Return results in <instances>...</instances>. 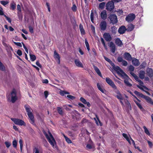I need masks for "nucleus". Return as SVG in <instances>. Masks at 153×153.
I'll return each mask as SVG.
<instances>
[{"label":"nucleus","mask_w":153,"mask_h":153,"mask_svg":"<svg viewBox=\"0 0 153 153\" xmlns=\"http://www.w3.org/2000/svg\"><path fill=\"white\" fill-rule=\"evenodd\" d=\"M123 136L126 139V140L128 142L131 144L130 140V138H129L127 135L126 134L123 133L122 134Z\"/></svg>","instance_id":"nucleus-28"},{"label":"nucleus","mask_w":153,"mask_h":153,"mask_svg":"<svg viewBox=\"0 0 153 153\" xmlns=\"http://www.w3.org/2000/svg\"><path fill=\"white\" fill-rule=\"evenodd\" d=\"M115 69L119 75L124 77L125 79L124 82L126 85L128 86L131 87L132 86V84L131 83V80L128 77L127 75L118 66L115 67Z\"/></svg>","instance_id":"nucleus-1"},{"label":"nucleus","mask_w":153,"mask_h":153,"mask_svg":"<svg viewBox=\"0 0 153 153\" xmlns=\"http://www.w3.org/2000/svg\"><path fill=\"white\" fill-rule=\"evenodd\" d=\"M109 46L111 48V52L114 53L116 50L114 44L112 42H111L109 43Z\"/></svg>","instance_id":"nucleus-12"},{"label":"nucleus","mask_w":153,"mask_h":153,"mask_svg":"<svg viewBox=\"0 0 153 153\" xmlns=\"http://www.w3.org/2000/svg\"><path fill=\"white\" fill-rule=\"evenodd\" d=\"M44 95L45 97V98H46L48 96V92L47 91H45L44 92Z\"/></svg>","instance_id":"nucleus-62"},{"label":"nucleus","mask_w":153,"mask_h":153,"mask_svg":"<svg viewBox=\"0 0 153 153\" xmlns=\"http://www.w3.org/2000/svg\"><path fill=\"white\" fill-rule=\"evenodd\" d=\"M81 101L85 104L87 103V102L86 100L83 98L81 97L80 99Z\"/></svg>","instance_id":"nucleus-52"},{"label":"nucleus","mask_w":153,"mask_h":153,"mask_svg":"<svg viewBox=\"0 0 153 153\" xmlns=\"http://www.w3.org/2000/svg\"><path fill=\"white\" fill-rule=\"evenodd\" d=\"M93 68L97 74L101 77H102V75L101 74V73L99 68L95 66H94Z\"/></svg>","instance_id":"nucleus-23"},{"label":"nucleus","mask_w":153,"mask_h":153,"mask_svg":"<svg viewBox=\"0 0 153 153\" xmlns=\"http://www.w3.org/2000/svg\"><path fill=\"white\" fill-rule=\"evenodd\" d=\"M123 65L124 66H126L128 65L127 62L125 60H123L122 62Z\"/></svg>","instance_id":"nucleus-55"},{"label":"nucleus","mask_w":153,"mask_h":153,"mask_svg":"<svg viewBox=\"0 0 153 153\" xmlns=\"http://www.w3.org/2000/svg\"><path fill=\"white\" fill-rule=\"evenodd\" d=\"M10 7L12 10H14L15 8V4L14 2L10 4Z\"/></svg>","instance_id":"nucleus-44"},{"label":"nucleus","mask_w":153,"mask_h":153,"mask_svg":"<svg viewBox=\"0 0 153 153\" xmlns=\"http://www.w3.org/2000/svg\"><path fill=\"white\" fill-rule=\"evenodd\" d=\"M132 62L133 64L135 66H138L139 64V60L136 59H134L132 60Z\"/></svg>","instance_id":"nucleus-22"},{"label":"nucleus","mask_w":153,"mask_h":153,"mask_svg":"<svg viewBox=\"0 0 153 153\" xmlns=\"http://www.w3.org/2000/svg\"><path fill=\"white\" fill-rule=\"evenodd\" d=\"M17 10L19 12L21 11V7L20 5L19 4H18L17 6Z\"/></svg>","instance_id":"nucleus-64"},{"label":"nucleus","mask_w":153,"mask_h":153,"mask_svg":"<svg viewBox=\"0 0 153 153\" xmlns=\"http://www.w3.org/2000/svg\"><path fill=\"white\" fill-rule=\"evenodd\" d=\"M134 101L135 102L137 105L139 107V108L142 111H143V108L141 106L139 102L136 101L134 100Z\"/></svg>","instance_id":"nucleus-31"},{"label":"nucleus","mask_w":153,"mask_h":153,"mask_svg":"<svg viewBox=\"0 0 153 153\" xmlns=\"http://www.w3.org/2000/svg\"><path fill=\"white\" fill-rule=\"evenodd\" d=\"M127 30L128 31H131L134 28V26L132 24H130L128 25Z\"/></svg>","instance_id":"nucleus-35"},{"label":"nucleus","mask_w":153,"mask_h":153,"mask_svg":"<svg viewBox=\"0 0 153 153\" xmlns=\"http://www.w3.org/2000/svg\"><path fill=\"white\" fill-rule=\"evenodd\" d=\"M147 143L150 148H152L153 146V144L151 141L147 140Z\"/></svg>","instance_id":"nucleus-41"},{"label":"nucleus","mask_w":153,"mask_h":153,"mask_svg":"<svg viewBox=\"0 0 153 153\" xmlns=\"http://www.w3.org/2000/svg\"><path fill=\"white\" fill-rule=\"evenodd\" d=\"M29 30L30 32L31 33H33V29L32 27L31 26H30L29 27Z\"/></svg>","instance_id":"nucleus-57"},{"label":"nucleus","mask_w":153,"mask_h":153,"mask_svg":"<svg viewBox=\"0 0 153 153\" xmlns=\"http://www.w3.org/2000/svg\"><path fill=\"white\" fill-rule=\"evenodd\" d=\"M12 144L13 147L15 148H16L17 145V142L16 141V140H14L13 141L12 143Z\"/></svg>","instance_id":"nucleus-42"},{"label":"nucleus","mask_w":153,"mask_h":153,"mask_svg":"<svg viewBox=\"0 0 153 153\" xmlns=\"http://www.w3.org/2000/svg\"><path fill=\"white\" fill-rule=\"evenodd\" d=\"M19 143L20 144V149L22 150L23 147V141L22 139H20L19 140Z\"/></svg>","instance_id":"nucleus-46"},{"label":"nucleus","mask_w":153,"mask_h":153,"mask_svg":"<svg viewBox=\"0 0 153 153\" xmlns=\"http://www.w3.org/2000/svg\"><path fill=\"white\" fill-rule=\"evenodd\" d=\"M103 37L107 42L110 41L112 39L111 35L109 33H105L103 35Z\"/></svg>","instance_id":"nucleus-9"},{"label":"nucleus","mask_w":153,"mask_h":153,"mask_svg":"<svg viewBox=\"0 0 153 153\" xmlns=\"http://www.w3.org/2000/svg\"><path fill=\"white\" fill-rule=\"evenodd\" d=\"M59 94L61 96H63L65 94H69V93L65 91L60 90L59 92Z\"/></svg>","instance_id":"nucleus-30"},{"label":"nucleus","mask_w":153,"mask_h":153,"mask_svg":"<svg viewBox=\"0 0 153 153\" xmlns=\"http://www.w3.org/2000/svg\"><path fill=\"white\" fill-rule=\"evenodd\" d=\"M67 97L70 99L73 100L75 98V97L71 95H68Z\"/></svg>","instance_id":"nucleus-49"},{"label":"nucleus","mask_w":153,"mask_h":153,"mask_svg":"<svg viewBox=\"0 0 153 153\" xmlns=\"http://www.w3.org/2000/svg\"><path fill=\"white\" fill-rule=\"evenodd\" d=\"M107 13L105 10L102 11L100 13L101 18L103 19H105L107 18Z\"/></svg>","instance_id":"nucleus-15"},{"label":"nucleus","mask_w":153,"mask_h":153,"mask_svg":"<svg viewBox=\"0 0 153 153\" xmlns=\"http://www.w3.org/2000/svg\"><path fill=\"white\" fill-rule=\"evenodd\" d=\"M7 97L12 102H14L17 99L16 90L15 89L13 90L10 94L7 95Z\"/></svg>","instance_id":"nucleus-3"},{"label":"nucleus","mask_w":153,"mask_h":153,"mask_svg":"<svg viewBox=\"0 0 153 153\" xmlns=\"http://www.w3.org/2000/svg\"><path fill=\"white\" fill-rule=\"evenodd\" d=\"M14 43L16 45H17L18 46L21 47L22 46V44L20 42H14Z\"/></svg>","instance_id":"nucleus-61"},{"label":"nucleus","mask_w":153,"mask_h":153,"mask_svg":"<svg viewBox=\"0 0 153 153\" xmlns=\"http://www.w3.org/2000/svg\"><path fill=\"white\" fill-rule=\"evenodd\" d=\"M91 54L94 56H96L97 55L96 50L94 48H93L92 49Z\"/></svg>","instance_id":"nucleus-45"},{"label":"nucleus","mask_w":153,"mask_h":153,"mask_svg":"<svg viewBox=\"0 0 153 153\" xmlns=\"http://www.w3.org/2000/svg\"><path fill=\"white\" fill-rule=\"evenodd\" d=\"M57 110L58 113L60 115H62L63 114V112L62 111V108L60 107H57Z\"/></svg>","instance_id":"nucleus-29"},{"label":"nucleus","mask_w":153,"mask_h":153,"mask_svg":"<svg viewBox=\"0 0 153 153\" xmlns=\"http://www.w3.org/2000/svg\"><path fill=\"white\" fill-rule=\"evenodd\" d=\"M76 7L75 4H74L71 8L72 10L74 12H75L76 11Z\"/></svg>","instance_id":"nucleus-47"},{"label":"nucleus","mask_w":153,"mask_h":153,"mask_svg":"<svg viewBox=\"0 0 153 153\" xmlns=\"http://www.w3.org/2000/svg\"><path fill=\"white\" fill-rule=\"evenodd\" d=\"M115 43L118 46L121 47L123 44L122 41L118 38L117 39L115 40Z\"/></svg>","instance_id":"nucleus-20"},{"label":"nucleus","mask_w":153,"mask_h":153,"mask_svg":"<svg viewBox=\"0 0 153 153\" xmlns=\"http://www.w3.org/2000/svg\"><path fill=\"white\" fill-rule=\"evenodd\" d=\"M109 18L110 21V22L113 24H115L117 22V17L115 14L110 15Z\"/></svg>","instance_id":"nucleus-5"},{"label":"nucleus","mask_w":153,"mask_h":153,"mask_svg":"<svg viewBox=\"0 0 153 153\" xmlns=\"http://www.w3.org/2000/svg\"><path fill=\"white\" fill-rule=\"evenodd\" d=\"M112 33L113 34H115L116 33L117 28L115 26L112 27L111 28Z\"/></svg>","instance_id":"nucleus-36"},{"label":"nucleus","mask_w":153,"mask_h":153,"mask_svg":"<svg viewBox=\"0 0 153 153\" xmlns=\"http://www.w3.org/2000/svg\"><path fill=\"white\" fill-rule=\"evenodd\" d=\"M101 42L102 43V44L104 47L106 48V46L105 45V42H104V39L102 38L101 37Z\"/></svg>","instance_id":"nucleus-50"},{"label":"nucleus","mask_w":153,"mask_h":153,"mask_svg":"<svg viewBox=\"0 0 153 153\" xmlns=\"http://www.w3.org/2000/svg\"><path fill=\"white\" fill-rule=\"evenodd\" d=\"M4 143L7 148H9L11 145V143L9 142H6Z\"/></svg>","instance_id":"nucleus-54"},{"label":"nucleus","mask_w":153,"mask_h":153,"mask_svg":"<svg viewBox=\"0 0 153 153\" xmlns=\"http://www.w3.org/2000/svg\"><path fill=\"white\" fill-rule=\"evenodd\" d=\"M104 58H105V59L106 61H107V62H109L110 63H112V61L109 59L108 58H107V57H106L105 56H104Z\"/></svg>","instance_id":"nucleus-59"},{"label":"nucleus","mask_w":153,"mask_h":153,"mask_svg":"<svg viewBox=\"0 0 153 153\" xmlns=\"http://www.w3.org/2000/svg\"><path fill=\"white\" fill-rule=\"evenodd\" d=\"M123 60V58L120 57H119L117 58V61L119 62H122Z\"/></svg>","instance_id":"nucleus-56"},{"label":"nucleus","mask_w":153,"mask_h":153,"mask_svg":"<svg viewBox=\"0 0 153 153\" xmlns=\"http://www.w3.org/2000/svg\"><path fill=\"white\" fill-rule=\"evenodd\" d=\"M134 93L137 96H138L140 97H144V95L142 93L138 92L137 91H135L134 92Z\"/></svg>","instance_id":"nucleus-34"},{"label":"nucleus","mask_w":153,"mask_h":153,"mask_svg":"<svg viewBox=\"0 0 153 153\" xmlns=\"http://www.w3.org/2000/svg\"><path fill=\"white\" fill-rule=\"evenodd\" d=\"M143 98L146 99V101L149 103L152 100L148 96H144V97H143Z\"/></svg>","instance_id":"nucleus-39"},{"label":"nucleus","mask_w":153,"mask_h":153,"mask_svg":"<svg viewBox=\"0 0 153 153\" xmlns=\"http://www.w3.org/2000/svg\"><path fill=\"white\" fill-rule=\"evenodd\" d=\"M135 16L134 14L131 13L128 14L126 18V20L128 22H130L133 21L135 18Z\"/></svg>","instance_id":"nucleus-7"},{"label":"nucleus","mask_w":153,"mask_h":153,"mask_svg":"<svg viewBox=\"0 0 153 153\" xmlns=\"http://www.w3.org/2000/svg\"><path fill=\"white\" fill-rule=\"evenodd\" d=\"M17 54L19 56L22 55V53L21 51L20 50H18L17 51Z\"/></svg>","instance_id":"nucleus-60"},{"label":"nucleus","mask_w":153,"mask_h":153,"mask_svg":"<svg viewBox=\"0 0 153 153\" xmlns=\"http://www.w3.org/2000/svg\"><path fill=\"white\" fill-rule=\"evenodd\" d=\"M4 16L6 18L7 20L8 21V22H9L11 23V20L10 19V18L7 17L6 15H4Z\"/></svg>","instance_id":"nucleus-58"},{"label":"nucleus","mask_w":153,"mask_h":153,"mask_svg":"<svg viewBox=\"0 0 153 153\" xmlns=\"http://www.w3.org/2000/svg\"><path fill=\"white\" fill-rule=\"evenodd\" d=\"M97 86L98 88L100 91H101L103 93L105 94L106 92V91L104 89L102 86L100 85L99 83H98L97 84Z\"/></svg>","instance_id":"nucleus-17"},{"label":"nucleus","mask_w":153,"mask_h":153,"mask_svg":"<svg viewBox=\"0 0 153 153\" xmlns=\"http://www.w3.org/2000/svg\"><path fill=\"white\" fill-rule=\"evenodd\" d=\"M145 73L143 71H141L139 73V77L141 79H143L145 77Z\"/></svg>","instance_id":"nucleus-21"},{"label":"nucleus","mask_w":153,"mask_h":153,"mask_svg":"<svg viewBox=\"0 0 153 153\" xmlns=\"http://www.w3.org/2000/svg\"><path fill=\"white\" fill-rule=\"evenodd\" d=\"M44 133L46 136L49 142L53 147H54L56 144V141L50 132L48 131V134L45 132H44Z\"/></svg>","instance_id":"nucleus-2"},{"label":"nucleus","mask_w":153,"mask_h":153,"mask_svg":"<svg viewBox=\"0 0 153 153\" xmlns=\"http://www.w3.org/2000/svg\"><path fill=\"white\" fill-rule=\"evenodd\" d=\"M74 63L76 66L81 68H83V65L82 63L79 59H76L74 60Z\"/></svg>","instance_id":"nucleus-11"},{"label":"nucleus","mask_w":153,"mask_h":153,"mask_svg":"<svg viewBox=\"0 0 153 153\" xmlns=\"http://www.w3.org/2000/svg\"><path fill=\"white\" fill-rule=\"evenodd\" d=\"M124 57L125 59L129 61L131 60L132 59L131 55L128 53H124Z\"/></svg>","instance_id":"nucleus-13"},{"label":"nucleus","mask_w":153,"mask_h":153,"mask_svg":"<svg viewBox=\"0 0 153 153\" xmlns=\"http://www.w3.org/2000/svg\"><path fill=\"white\" fill-rule=\"evenodd\" d=\"M138 82H139L140 85L141 86H142V87L140 86L139 85L137 86V87L139 88H140V89H141V90H144L143 88L145 90H148V89L147 87H146L145 86H142V85L143 84V83L142 81H141V80H140Z\"/></svg>","instance_id":"nucleus-19"},{"label":"nucleus","mask_w":153,"mask_h":153,"mask_svg":"<svg viewBox=\"0 0 153 153\" xmlns=\"http://www.w3.org/2000/svg\"><path fill=\"white\" fill-rule=\"evenodd\" d=\"M11 120L16 125L19 126H25V125L24 122L20 119L15 118H11Z\"/></svg>","instance_id":"nucleus-4"},{"label":"nucleus","mask_w":153,"mask_h":153,"mask_svg":"<svg viewBox=\"0 0 153 153\" xmlns=\"http://www.w3.org/2000/svg\"><path fill=\"white\" fill-rule=\"evenodd\" d=\"M143 128L144 129V131L145 133L148 135L149 136L150 135V134L149 132L147 129V128H146V127L144 126H143Z\"/></svg>","instance_id":"nucleus-37"},{"label":"nucleus","mask_w":153,"mask_h":153,"mask_svg":"<svg viewBox=\"0 0 153 153\" xmlns=\"http://www.w3.org/2000/svg\"><path fill=\"white\" fill-rule=\"evenodd\" d=\"M96 118H94V119L95 120L96 124L97 125H99V124H100V125L101 126L102 125H101L100 121L97 116L96 115Z\"/></svg>","instance_id":"nucleus-26"},{"label":"nucleus","mask_w":153,"mask_h":153,"mask_svg":"<svg viewBox=\"0 0 153 153\" xmlns=\"http://www.w3.org/2000/svg\"><path fill=\"white\" fill-rule=\"evenodd\" d=\"M25 109L26 111L27 112V113H30L31 112L30 111L31 109L30 108H29L27 107H26Z\"/></svg>","instance_id":"nucleus-53"},{"label":"nucleus","mask_w":153,"mask_h":153,"mask_svg":"<svg viewBox=\"0 0 153 153\" xmlns=\"http://www.w3.org/2000/svg\"><path fill=\"white\" fill-rule=\"evenodd\" d=\"M116 97L119 100H120V102L122 105H123V103L122 101V100H123V97L122 96L121 94H119L118 95H117L116 96Z\"/></svg>","instance_id":"nucleus-27"},{"label":"nucleus","mask_w":153,"mask_h":153,"mask_svg":"<svg viewBox=\"0 0 153 153\" xmlns=\"http://www.w3.org/2000/svg\"><path fill=\"white\" fill-rule=\"evenodd\" d=\"M30 56L31 61H33L36 60V58L35 55L31 54L30 53Z\"/></svg>","instance_id":"nucleus-33"},{"label":"nucleus","mask_w":153,"mask_h":153,"mask_svg":"<svg viewBox=\"0 0 153 153\" xmlns=\"http://www.w3.org/2000/svg\"><path fill=\"white\" fill-rule=\"evenodd\" d=\"M48 82V80L47 79H45L42 80V82L43 83L47 84Z\"/></svg>","instance_id":"nucleus-63"},{"label":"nucleus","mask_w":153,"mask_h":153,"mask_svg":"<svg viewBox=\"0 0 153 153\" xmlns=\"http://www.w3.org/2000/svg\"><path fill=\"white\" fill-rule=\"evenodd\" d=\"M107 23L105 21H102L100 24V27L101 30H105L106 28Z\"/></svg>","instance_id":"nucleus-10"},{"label":"nucleus","mask_w":153,"mask_h":153,"mask_svg":"<svg viewBox=\"0 0 153 153\" xmlns=\"http://www.w3.org/2000/svg\"><path fill=\"white\" fill-rule=\"evenodd\" d=\"M85 42L88 51H90L89 45L87 39H86L85 40Z\"/></svg>","instance_id":"nucleus-38"},{"label":"nucleus","mask_w":153,"mask_h":153,"mask_svg":"<svg viewBox=\"0 0 153 153\" xmlns=\"http://www.w3.org/2000/svg\"><path fill=\"white\" fill-rule=\"evenodd\" d=\"M134 68L132 65H130L128 67L129 70L131 72H132L134 70Z\"/></svg>","instance_id":"nucleus-48"},{"label":"nucleus","mask_w":153,"mask_h":153,"mask_svg":"<svg viewBox=\"0 0 153 153\" xmlns=\"http://www.w3.org/2000/svg\"><path fill=\"white\" fill-rule=\"evenodd\" d=\"M114 8V2L112 1H109L106 5V9L107 10L111 11Z\"/></svg>","instance_id":"nucleus-6"},{"label":"nucleus","mask_w":153,"mask_h":153,"mask_svg":"<svg viewBox=\"0 0 153 153\" xmlns=\"http://www.w3.org/2000/svg\"><path fill=\"white\" fill-rule=\"evenodd\" d=\"M0 3L3 5L5 6L8 3V2L7 1H0Z\"/></svg>","instance_id":"nucleus-51"},{"label":"nucleus","mask_w":153,"mask_h":153,"mask_svg":"<svg viewBox=\"0 0 153 153\" xmlns=\"http://www.w3.org/2000/svg\"><path fill=\"white\" fill-rule=\"evenodd\" d=\"M64 137H65L66 141L68 143H72L71 140L69 138L66 137L65 135H64Z\"/></svg>","instance_id":"nucleus-40"},{"label":"nucleus","mask_w":153,"mask_h":153,"mask_svg":"<svg viewBox=\"0 0 153 153\" xmlns=\"http://www.w3.org/2000/svg\"><path fill=\"white\" fill-rule=\"evenodd\" d=\"M147 75L150 77H152L153 76V70L150 68H148L147 69Z\"/></svg>","instance_id":"nucleus-14"},{"label":"nucleus","mask_w":153,"mask_h":153,"mask_svg":"<svg viewBox=\"0 0 153 153\" xmlns=\"http://www.w3.org/2000/svg\"><path fill=\"white\" fill-rule=\"evenodd\" d=\"M27 115L30 120V123L33 124L34 123V117L32 113H27Z\"/></svg>","instance_id":"nucleus-18"},{"label":"nucleus","mask_w":153,"mask_h":153,"mask_svg":"<svg viewBox=\"0 0 153 153\" xmlns=\"http://www.w3.org/2000/svg\"><path fill=\"white\" fill-rule=\"evenodd\" d=\"M90 18L91 21L92 23H94V13L93 12L91 13L90 14Z\"/></svg>","instance_id":"nucleus-43"},{"label":"nucleus","mask_w":153,"mask_h":153,"mask_svg":"<svg viewBox=\"0 0 153 153\" xmlns=\"http://www.w3.org/2000/svg\"><path fill=\"white\" fill-rule=\"evenodd\" d=\"M105 4V2H102L100 4H99V8L101 9H103Z\"/></svg>","instance_id":"nucleus-32"},{"label":"nucleus","mask_w":153,"mask_h":153,"mask_svg":"<svg viewBox=\"0 0 153 153\" xmlns=\"http://www.w3.org/2000/svg\"><path fill=\"white\" fill-rule=\"evenodd\" d=\"M79 28L81 34L82 35H84L85 34V30L83 28V25L81 24H80L79 25Z\"/></svg>","instance_id":"nucleus-25"},{"label":"nucleus","mask_w":153,"mask_h":153,"mask_svg":"<svg viewBox=\"0 0 153 153\" xmlns=\"http://www.w3.org/2000/svg\"><path fill=\"white\" fill-rule=\"evenodd\" d=\"M106 81L110 86L114 89H116V86L114 84L112 81L109 78L107 77L106 78Z\"/></svg>","instance_id":"nucleus-8"},{"label":"nucleus","mask_w":153,"mask_h":153,"mask_svg":"<svg viewBox=\"0 0 153 153\" xmlns=\"http://www.w3.org/2000/svg\"><path fill=\"white\" fill-rule=\"evenodd\" d=\"M126 30V28L124 26H123L120 27L118 30V32L121 34L124 33Z\"/></svg>","instance_id":"nucleus-16"},{"label":"nucleus","mask_w":153,"mask_h":153,"mask_svg":"<svg viewBox=\"0 0 153 153\" xmlns=\"http://www.w3.org/2000/svg\"><path fill=\"white\" fill-rule=\"evenodd\" d=\"M54 57L55 59H57L58 60V63L59 64L60 63V57L59 54L56 52V51L54 52Z\"/></svg>","instance_id":"nucleus-24"}]
</instances>
